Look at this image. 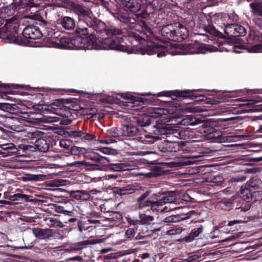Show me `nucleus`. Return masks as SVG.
Returning <instances> with one entry per match:
<instances>
[{"label": "nucleus", "instance_id": "48", "mask_svg": "<svg viewBox=\"0 0 262 262\" xmlns=\"http://www.w3.org/2000/svg\"><path fill=\"white\" fill-rule=\"evenodd\" d=\"M51 226L61 228L63 227L64 225L62 222L59 221H56L53 219H50V227Z\"/></svg>", "mask_w": 262, "mask_h": 262}, {"label": "nucleus", "instance_id": "33", "mask_svg": "<svg viewBox=\"0 0 262 262\" xmlns=\"http://www.w3.org/2000/svg\"><path fill=\"white\" fill-rule=\"evenodd\" d=\"M164 110L160 108H153L149 110V116L152 118H158L164 114Z\"/></svg>", "mask_w": 262, "mask_h": 262}, {"label": "nucleus", "instance_id": "44", "mask_svg": "<svg viewBox=\"0 0 262 262\" xmlns=\"http://www.w3.org/2000/svg\"><path fill=\"white\" fill-rule=\"evenodd\" d=\"M0 148L3 150L16 149L15 145L12 143L0 144Z\"/></svg>", "mask_w": 262, "mask_h": 262}, {"label": "nucleus", "instance_id": "35", "mask_svg": "<svg viewBox=\"0 0 262 262\" xmlns=\"http://www.w3.org/2000/svg\"><path fill=\"white\" fill-rule=\"evenodd\" d=\"M70 151L72 155H78L81 154H83L86 153V150L83 147L74 146L71 148Z\"/></svg>", "mask_w": 262, "mask_h": 262}, {"label": "nucleus", "instance_id": "38", "mask_svg": "<svg viewBox=\"0 0 262 262\" xmlns=\"http://www.w3.org/2000/svg\"><path fill=\"white\" fill-rule=\"evenodd\" d=\"M240 192L241 194H243V195L241 196V197L243 198L244 200L247 201H249L250 199L251 198L252 195L249 190H245L243 188H241L240 189Z\"/></svg>", "mask_w": 262, "mask_h": 262}, {"label": "nucleus", "instance_id": "49", "mask_svg": "<svg viewBox=\"0 0 262 262\" xmlns=\"http://www.w3.org/2000/svg\"><path fill=\"white\" fill-rule=\"evenodd\" d=\"M161 202L158 200L155 202L151 201V204L150 205L149 207H150V209L153 211H158L157 207L159 206H162Z\"/></svg>", "mask_w": 262, "mask_h": 262}, {"label": "nucleus", "instance_id": "30", "mask_svg": "<svg viewBox=\"0 0 262 262\" xmlns=\"http://www.w3.org/2000/svg\"><path fill=\"white\" fill-rule=\"evenodd\" d=\"M176 200V196L175 193L173 192H169L166 193L162 199L159 201L161 202L162 205L165 203H171Z\"/></svg>", "mask_w": 262, "mask_h": 262}, {"label": "nucleus", "instance_id": "27", "mask_svg": "<svg viewBox=\"0 0 262 262\" xmlns=\"http://www.w3.org/2000/svg\"><path fill=\"white\" fill-rule=\"evenodd\" d=\"M32 232L35 237L40 239L48 238L49 236V230L48 229L34 228Z\"/></svg>", "mask_w": 262, "mask_h": 262}, {"label": "nucleus", "instance_id": "59", "mask_svg": "<svg viewBox=\"0 0 262 262\" xmlns=\"http://www.w3.org/2000/svg\"><path fill=\"white\" fill-rule=\"evenodd\" d=\"M199 256L196 255H193L188 257V258L187 259V260L188 262H193V261L197 260L199 259Z\"/></svg>", "mask_w": 262, "mask_h": 262}, {"label": "nucleus", "instance_id": "32", "mask_svg": "<svg viewBox=\"0 0 262 262\" xmlns=\"http://www.w3.org/2000/svg\"><path fill=\"white\" fill-rule=\"evenodd\" d=\"M249 40H257L262 42V32L257 30H251L249 34Z\"/></svg>", "mask_w": 262, "mask_h": 262}, {"label": "nucleus", "instance_id": "25", "mask_svg": "<svg viewBox=\"0 0 262 262\" xmlns=\"http://www.w3.org/2000/svg\"><path fill=\"white\" fill-rule=\"evenodd\" d=\"M136 190L137 189L134 186H127L124 187L117 188L116 192L120 195H128L134 193Z\"/></svg>", "mask_w": 262, "mask_h": 262}, {"label": "nucleus", "instance_id": "47", "mask_svg": "<svg viewBox=\"0 0 262 262\" xmlns=\"http://www.w3.org/2000/svg\"><path fill=\"white\" fill-rule=\"evenodd\" d=\"M127 222L131 225L136 226L140 224V221L136 219L135 217H126Z\"/></svg>", "mask_w": 262, "mask_h": 262}, {"label": "nucleus", "instance_id": "13", "mask_svg": "<svg viewBox=\"0 0 262 262\" xmlns=\"http://www.w3.org/2000/svg\"><path fill=\"white\" fill-rule=\"evenodd\" d=\"M72 38L61 37L60 39H50V48L71 49Z\"/></svg>", "mask_w": 262, "mask_h": 262}, {"label": "nucleus", "instance_id": "2", "mask_svg": "<svg viewBox=\"0 0 262 262\" xmlns=\"http://www.w3.org/2000/svg\"><path fill=\"white\" fill-rule=\"evenodd\" d=\"M146 118L147 120L144 124H140V128L132 125L123 126L122 128V135L127 137L137 136V139L143 143H154L158 138L150 135L142 128V126H146L150 124L148 118L146 117Z\"/></svg>", "mask_w": 262, "mask_h": 262}, {"label": "nucleus", "instance_id": "26", "mask_svg": "<svg viewBox=\"0 0 262 262\" xmlns=\"http://www.w3.org/2000/svg\"><path fill=\"white\" fill-rule=\"evenodd\" d=\"M62 26L67 30H72L75 26V21L70 17H64L61 20Z\"/></svg>", "mask_w": 262, "mask_h": 262}, {"label": "nucleus", "instance_id": "51", "mask_svg": "<svg viewBox=\"0 0 262 262\" xmlns=\"http://www.w3.org/2000/svg\"><path fill=\"white\" fill-rule=\"evenodd\" d=\"M204 30L206 32L213 35L216 34V30L215 28L211 26H207L204 27Z\"/></svg>", "mask_w": 262, "mask_h": 262}, {"label": "nucleus", "instance_id": "56", "mask_svg": "<svg viewBox=\"0 0 262 262\" xmlns=\"http://www.w3.org/2000/svg\"><path fill=\"white\" fill-rule=\"evenodd\" d=\"M246 180V176H239L236 177H233L231 179L232 182H242Z\"/></svg>", "mask_w": 262, "mask_h": 262}, {"label": "nucleus", "instance_id": "18", "mask_svg": "<svg viewBox=\"0 0 262 262\" xmlns=\"http://www.w3.org/2000/svg\"><path fill=\"white\" fill-rule=\"evenodd\" d=\"M177 26L176 31L174 32L177 37V41H181L187 37L188 36V31L186 28L182 24H175Z\"/></svg>", "mask_w": 262, "mask_h": 262}, {"label": "nucleus", "instance_id": "37", "mask_svg": "<svg viewBox=\"0 0 262 262\" xmlns=\"http://www.w3.org/2000/svg\"><path fill=\"white\" fill-rule=\"evenodd\" d=\"M261 182L258 180H251L248 181L245 186L246 189H250L251 188H255L256 185L260 184Z\"/></svg>", "mask_w": 262, "mask_h": 262}, {"label": "nucleus", "instance_id": "12", "mask_svg": "<svg viewBox=\"0 0 262 262\" xmlns=\"http://www.w3.org/2000/svg\"><path fill=\"white\" fill-rule=\"evenodd\" d=\"M63 199L60 195L57 196H50V213L54 210L57 213H62L69 216H72L73 212L63 209V207L56 203H62Z\"/></svg>", "mask_w": 262, "mask_h": 262}, {"label": "nucleus", "instance_id": "53", "mask_svg": "<svg viewBox=\"0 0 262 262\" xmlns=\"http://www.w3.org/2000/svg\"><path fill=\"white\" fill-rule=\"evenodd\" d=\"M182 229L180 228H177L176 229L169 230L167 231L168 233L170 235H174L177 234H180L182 232Z\"/></svg>", "mask_w": 262, "mask_h": 262}, {"label": "nucleus", "instance_id": "16", "mask_svg": "<svg viewBox=\"0 0 262 262\" xmlns=\"http://www.w3.org/2000/svg\"><path fill=\"white\" fill-rule=\"evenodd\" d=\"M102 242H103V239L99 238L81 241L77 243L73 248L68 250L69 251H78L88 245H95Z\"/></svg>", "mask_w": 262, "mask_h": 262}, {"label": "nucleus", "instance_id": "64", "mask_svg": "<svg viewBox=\"0 0 262 262\" xmlns=\"http://www.w3.org/2000/svg\"><path fill=\"white\" fill-rule=\"evenodd\" d=\"M71 260H77V261H81L82 260V258L80 256H76L69 259Z\"/></svg>", "mask_w": 262, "mask_h": 262}, {"label": "nucleus", "instance_id": "36", "mask_svg": "<svg viewBox=\"0 0 262 262\" xmlns=\"http://www.w3.org/2000/svg\"><path fill=\"white\" fill-rule=\"evenodd\" d=\"M185 218H187V217L179 218L178 215H171L165 217L164 220V222L165 223H176L179 222L181 220Z\"/></svg>", "mask_w": 262, "mask_h": 262}, {"label": "nucleus", "instance_id": "4", "mask_svg": "<svg viewBox=\"0 0 262 262\" xmlns=\"http://www.w3.org/2000/svg\"><path fill=\"white\" fill-rule=\"evenodd\" d=\"M122 38L116 36L107 37L102 39H97L96 49L117 50L121 51H125L128 53H135L134 49L129 48L127 46L122 45Z\"/></svg>", "mask_w": 262, "mask_h": 262}, {"label": "nucleus", "instance_id": "40", "mask_svg": "<svg viewBox=\"0 0 262 262\" xmlns=\"http://www.w3.org/2000/svg\"><path fill=\"white\" fill-rule=\"evenodd\" d=\"M104 32L108 36L116 35L121 33V31L116 29H106L104 30Z\"/></svg>", "mask_w": 262, "mask_h": 262}, {"label": "nucleus", "instance_id": "54", "mask_svg": "<svg viewBox=\"0 0 262 262\" xmlns=\"http://www.w3.org/2000/svg\"><path fill=\"white\" fill-rule=\"evenodd\" d=\"M119 130L117 128H112L108 130V134L113 137H117L119 136Z\"/></svg>", "mask_w": 262, "mask_h": 262}, {"label": "nucleus", "instance_id": "24", "mask_svg": "<svg viewBox=\"0 0 262 262\" xmlns=\"http://www.w3.org/2000/svg\"><path fill=\"white\" fill-rule=\"evenodd\" d=\"M71 195L76 200H88L90 197V194L85 190L73 191Z\"/></svg>", "mask_w": 262, "mask_h": 262}, {"label": "nucleus", "instance_id": "34", "mask_svg": "<svg viewBox=\"0 0 262 262\" xmlns=\"http://www.w3.org/2000/svg\"><path fill=\"white\" fill-rule=\"evenodd\" d=\"M140 224L143 225L149 223L154 220V216L151 215H146L143 213L139 214Z\"/></svg>", "mask_w": 262, "mask_h": 262}, {"label": "nucleus", "instance_id": "22", "mask_svg": "<svg viewBox=\"0 0 262 262\" xmlns=\"http://www.w3.org/2000/svg\"><path fill=\"white\" fill-rule=\"evenodd\" d=\"M202 122V121L191 115L186 116L179 123L182 125H191L194 126L199 124Z\"/></svg>", "mask_w": 262, "mask_h": 262}, {"label": "nucleus", "instance_id": "21", "mask_svg": "<svg viewBox=\"0 0 262 262\" xmlns=\"http://www.w3.org/2000/svg\"><path fill=\"white\" fill-rule=\"evenodd\" d=\"M74 12L80 17L84 18L91 17V13L90 10L86 7L79 5H76L74 7Z\"/></svg>", "mask_w": 262, "mask_h": 262}, {"label": "nucleus", "instance_id": "31", "mask_svg": "<svg viewBox=\"0 0 262 262\" xmlns=\"http://www.w3.org/2000/svg\"><path fill=\"white\" fill-rule=\"evenodd\" d=\"M108 167L110 169L116 171L128 169L127 166L122 163H111L108 164Z\"/></svg>", "mask_w": 262, "mask_h": 262}, {"label": "nucleus", "instance_id": "43", "mask_svg": "<svg viewBox=\"0 0 262 262\" xmlns=\"http://www.w3.org/2000/svg\"><path fill=\"white\" fill-rule=\"evenodd\" d=\"M91 159L96 162H101L102 163H105V161H107V159L106 158L96 155L92 157Z\"/></svg>", "mask_w": 262, "mask_h": 262}, {"label": "nucleus", "instance_id": "3", "mask_svg": "<svg viewBox=\"0 0 262 262\" xmlns=\"http://www.w3.org/2000/svg\"><path fill=\"white\" fill-rule=\"evenodd\" d=\"M22 34V35L17 36L15 30H14L12 34L7 35L8 42L20 45H27L30 43V40L38 39L42 36L40 29L34 26L26 27L23 30Z\"/></svg>", "mask_w": 262, "mask_h": 262}, {"label": "nucleus", "instance_id": "62", "mask_svg": "<svg viewBox=\"0 0 262 262\" xmlns=\"http://www.w3.org/2000/svg\"><path fill=\"white\" fill-rule=\"evenodd\" d=\"M212 181L213 183L221 182H222V178L220 176H216L214 177Z\"/></svg>", "mask_w": 262, "mask_h": 262}, {"label": "nucleus", "instance_id": "46", "mask_svg": "<svg viewBox=\"0 0 262 262\" xmlns=\"http://www.w3.org/2000/svg\"><path fill=\"white\" fill-rule=\"evenodd\" d=\"M135 235V230L133 228H129L125 231V236L126 238L132 239Z\"/></svg>", "mask_w": 262, "mask_h": 262}, {"label": "nucleus", "instance_id": "19", "mask_svg": "<svg viewBox=\"0 0 262 262\" xmlns=\"http://www.w3.org/2000/svg\"><path fill=\"white\" fill-rule=\"evenodd\" d=\"M179 147V146L178 142L165 140L163 143L162 151L166 153L173 151L176 152Z\"/></svg>", "mask_w": 262, "mask_h": 262}, {"label": "nucleus", "instance_id": "61", "mask_svg": "<svg viewBox=\"0 0 262 262\" xmlns=\"http://www.w3.org/2000/svg\"><path fill=\"white\" fill-rule=\"evenodd\" d=\"M242 221L241 220H233V221H230L228 223V226H233L236 224H239L241 223H242Z\"/></svg>", "mask_w": 262, "mask_h": 262}, {"label": "nucleus", "instance_id": "60", "mask_svg": "<svg viewBox=\"0 0 262 262\" xmlns=\"http://www.w3.org/2000/svg\"><path fill=\"white\" fill-rule=\"evenodd\" d=\"M110 216H112V217H110V219L116 218V219H119L121 218V214L117 212H113L110 215Z\"/></svg>", "mask_w": 262, "mask_h": 262}, {"label": "nucleus", "instance_id": "42", "mask_svg": "<svg viewBox=\"0 0 262 262\" xmlns=\"http://www.w3.org/2000/svg\"><path fill=\"white\" fill-rule=\"evenodd\" d=\"M95 136L90 135L86 133L82 132L80 139L83 140L91 141L95 139Z\"/></svg>", "mask_w": 262, "mask_h": 262}, {"label": "nucleus", "instance_id": "23", "mask_svg": "<svg viewBox=\"0 0 262 262\" xmlns=\"http://www.w3.org/2000/svg\"><path fill=\"white\" fill-rule=\"evenodd\" d=\"M123 4L128 8L130 11L136 12L141 9V4L138 0H123Z\"/></svg>", "mask_w": 262, "mask_h": 262}, {"label": "nucleus", "instance_id": "57", "mask_svg": "<svg viewBox=\"0 0 262 262\" xmlns=\"http://www.w3.org/2000/svg\"><path fill=\"white\" fill-rule=\"evenodd\" d=\"M76 32L80 35L86 36L88 34V29L86 28H79L77 30Z\"/></svg>", "mask_w": 262, "mask_h": 262}, {"label": "nucleus", "instance_id": "1", "mask_svg": "<svg viewBox=\"0 0 262 262\" xmlns=\"http://www.w3.org/2000/svg\"><path fill=\"white\" fill-rule=\"evenodd\" d=\"M71 110L65 107L60 100H56L50 104V123L59 122L60 124L68 125L72 123Z\"/></svg>", "mask_w": 262, "mask_h": 262}, {"label": "nucleus", "instance_id": "50", "mask_svg": "<svg viewBox=\"0 0 262 262\" xmlns=\"http://www.w3.org/2000/svg\"><path fill=\"white\" fill-rule=\"evenodd\" d=\"M194 213V211L192 210V211L187 212L185 213H182V214H177V215H178L179 218H183L185 217H187V218H185L184 219L181 220V221H183V220H187V219H188L189 218H190V217L191 216V215Z\"/></svg>", "mask_w": 262, "mask_h": 262}, {"label": "nucleus", "instance_id": "7", "mask_svg": "<svg viewBox=\"0 0 262 262\" xmlns=\"http://www.w3.org/2000/svg\"><path fill=\"white\" fill-rule=\"evenodd\" d=\"M67 156L61 157L57 155H50V175H56L57 173L52 172L51 169H53L52 166H56L57 167H61L67 166L80 167L82 165H88L87 162L83 161H75L72 163L68 162L66 159Z\"/></svg>", "mask_w": 262, "mask_h": 262}, {"label": "nucleus", "instance_id": "15", "mask_svg": "<svg viewBox=\"0 0 262 262\" xmlns=\"http://www.w3.org/2000/svg\"><path fill=\"white\" fill-rule=\"evenodd\" d=\"M149 194V191H146L135 200V206L137 209H143L146 207H149L150 205L151 204V201L146 200Z\"/></svg>", "mask_w": 262, "mask_h": 262}, {"label": "nucleus", "instance_id": "10", "mask_svg": "<svg viewBox=\"0 0 262 262\" xmlns=\"http://www.w3.org/2000/svg\"><path fill=\"white\" fill-rule=\"evenodd\" d=\"M140 25L142 26V30L141 32V35H139L135 32H130L129 34V37L132 39L140 42V43L144 44L146 42V39L148 35L151 34V29L144 22L141 21Z\"/></svg>", "mask_w": 262, "mask_h": 262}, {"label": "nucleus", "instance_id": "39", "mask_svg": "<svg viewBox=\"0 0 262 262\" xmlns=\"http://www.w3.org/2000/svg\"><path fill=\"white\" fill-rule=\"evenodd\" d=\"M82 131L81 130H70L67 132L68 136L71 138H81Z\"/></svg>", "mask_w": 262, "mask_h": 262}, {"label": "nucleus", "instance_id": "11", "mask_svg": "<svg viewBox=\"0 0 262 262\" xmlns=\"http://www.w3.org/2000/svg\"><path fill=\"white\" fill-rule=\"evenodd\" d=\"M224 32L230 38L244 36L246 32L244 27L237 24L226 25Z\"/></svg>", "mask_w": 262, "mask_h": 262}, {"label": "nucleus", "instance_id": "6", "mask_svg": "<svg viewBox=\"0 0 262 262\" xmlns=\"http://www.w3.org/2000/svg\"><path fill=\"white\" fill-rule=\"evenodd\" d=\"M71 49H96L97 39L94 36L88 37L76 36L72 38Z\"/></svg>", "mask_w": 262, "mask_h": 262}, {"label": "nucleus", "instance_id": "29", "mask_svg": "<svg viewBox=\"0 0 262 262\" xmlns=\"http://www.w3.org/2000/svg\"><path fill=\"white\" fill-rule=\"evenodd\" d=\"M35 145L40 150L43 152L47 151L49 149V143H48L43 138L37 140L35 142Z\"/></svg>", "mask_w": 262, "mask_h": 262}, {"label": "nucleus", "instance_id": "5", "mask_svg": "<svg viewBox=\"0 0 262 262\" xmlns=\"http://www.w3.org/2000/svg\"><path fill=\"white\" fill-rule=\"evenodd\" d=\"M155 127V133L159 135L175 134L176 137L184 140L191 139L194 135V132L189 128L178 131L172 126L160 124H156Z\"/></svg>", "mask_w": 262, "mask_h": 262}, {"label": "nucleus", "instance_id": "28", "mask_svg": "<svg viewBox=\"0 0 262 262\" xmlns=\"http://www.w3.org/2000/svg\"><path fill=\"white\" fill-rule=\"evenodd\" d=\"M258 42L253 45L246 46V49L249 53H261L262 52V42L255 40Z\"/></svg>", "mask_w": 262, "mask_h": 262}, {"label": "nucleus", "instance_id": "17", "mask_svg": "<svg viewBox=\"0 0 262 262\" xmlns=\"http://www.w3.org/2000/svg\"><path fill=\"white\" fill-rule=\"evenodd\" d=\"M249 6L254 16H262V0H254Z\"/></svg>", "mask_w": 262, "mask_h": 262}, {"label": "nucleus", "instance_id": "63", "mask_svg": "<svg viewBox=\"0 0 262 262\" xmlns=\"http://www.w3.org/2000/svg\"><path fill=\"white\" fill-rule=\"evenodd\" d=\"M8 107H9V105L8 104H7V103L0 104V108L2 110L5 111V110L8 109Z\"/></svg>", "mask_w": 262, "mask_h": 262}, {"label": "nucleus", "instance_id": "20", "mask_svg": "<svg viewBox=\"0 0 262 262\" xmlns=\"http://www.w3.org/2000/svg\"><path fill=\"white\" fill-rule=\"evenodd\" d=\"M203 231V227L202 225H200L199 227L192 229L188 235L183 238L182 241L186 242H191L202 233Z\"/></svg>", "mask_w": 262, "mask_h": 262}, {"label": "nucleus", "instance_id": "8", "mask_svg": "<svg viewBox=\"0 0 262 262\" xmlns=\"http://www.w3.org/2000/svg\"><path fill=\"white\" fill-rule=\"evenodd\" d=\"M186 53H205L206 52H213L217 51V48L212 45L200 44L198 42L185 45Z\"/></svg>", "mask_w": 262, "mask_h": 262}, {"label": "nucleus", "instance_id": "14", "mask_svg": "<svg viewBox=\"0 0 262 262\" xmlns=\"http://www.w3.org/2000/svg\"><path fill=\"white\" fill-rule=\"evenodd\" d=\"M177 26L174 24H169L163 27L161 30V34L165 38L177 41L178 38L175 34Z\"/></svg>", "mask_w": 262, "mask_h": 262}, {"label": "nucleus", "instance_id": "9", "mask_svg": "<svg viewBox=\"0 0 262 262\" xmlns=\"http://www.w3.org/2000/svg\"><path fill=\"white\" fill-rule=\"evenodd\" d=\"M136 52L142 54L152 55L157 54L158 57L166 55V49L162 46L153 43H150L144 48H141L139 51L137 50Z\"/></svg>", "mask_w": 262, "mask_h": 262}, {"label": "nucleus", "instance_id": "41", "mask_svg": "<svg viewBox=\"0 0 262 262\" xmlns=\"http://www.w3.org/2000/svg\"><path fill=\"white\" fill-rule=\"evenodd\" d=\"M72 142L71 141L67 139H63L59 141V145L61 147L64 149H69L71 146Z\"/></svg>", "mask_w": 262, "mask_h": 262}, {"label": "nucleus", "instance_id": "52", "mask_svg": "<svg viewBox=\"0 0 262 262\" xmlns=\"http://www.w3.org/2000/svg\"><path fill=\"white\" fill-rule=\"evenodd\" d=\"M26 196L25 195L21 194L19 193L15 194L12 195H11L10 197V199L11 201H16L20 199H24Z\"/></svg>", "mask_w": 262, "mask_h": 262}, {"label": "nucleus", "instance_id": "55", "mask_svg": "<svg viewBox=\"0 0 262 262\" xmlns=\"http://www.w3.org/2000/svg\"><path fill=\"white\" fill-rule=\"evenodd\" d=\"M61 191L58 189H51L50 188V196H57L60 195Z\"/></svg>", "mask_w": 262, "mask_h": 262}, {"label": "nucleus", "instance_id": "58", "mask_svg": "<svg viewBox=\"0 0 262 262\" xmlns=\"http://www.w3.org/2000/svg\"><path fill=\"white\" fill-rule=\"evenodd\" d=\"M99 142L100 143H104V144H110L116 142V141L114 139H106V140H99Z\"/></svg>", "mask_w": 262, "mask_h": 262}, {"label": "nucleus", "instance_id": "45", "mask_svg": "<svg viewBox=\"0 0 262 262\" xmlns=\"http://www.w3.org/2000/svg\"><path fill=\"white\" fill-rule=\"evenodd\" d=\"M78 229L79 232H82L83 230H88L92 228V226L86 227L85 224L82 221L78 222L77 224Z\"/></svg>", "mask_w": 262, "mask_h": 262}]
</instances>
